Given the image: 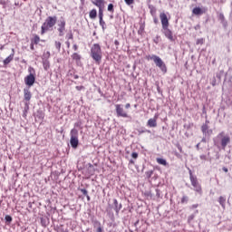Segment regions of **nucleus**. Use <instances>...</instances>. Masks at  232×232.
I'll return each instance as SVG.
<instances>
[{"mask_svg": "<svg viewBox=\"0 0 232 232\" xmlns=\"http://www.w3.org/2000/svg\"><path fill=\"white\" fill-rule=\"evenodd\" d=\"M130 164H135V160H130Z\"/></svg>", "mask_w": 232, "mask_h": 232, "instance_id": "0e129e2a", "label": "nucleus"}, {"mask_svg": "<svg viewBox=\"0 0 232 232\" xmlns=\"http://www.w3.org/2000/svg\"><path fill=\"white\" fill-rule=\"evenodd\" d=\"M189 198L188 196H183L181 198V204H188Z\"/></svg>", "mask_w": 232, "mask_h": 232, "instance_id": "c9c22d12", "label": "nucleus"}, {"mask_svg": "<svg viewBox=\"0 0 232 232\" xmlns=\"http://www.w3.org/2000/svg\"><path fill=\"white\" fill-rule=\"evenodd\" d=\"M192 14H194V15H202V14H204V11H202L200 7H196L192 10Z\"/></svg>", "mask_w": 232, "mask_h": 232, "instance_id": "4be33fe9", "label": "nucleus"}, {"mask_svg": "<svg viewBox=\"0 0 232 232\" xmlns=\"http://www.w3.org/2000/svg\"><path fill=\"white\" fill-rule=\"evenodd\" d=\"M84 128V121L82 120H78L74 123V128L70 131V144L72 150H77L79 148V130H82Z\"/></svg>", "mask_w": 232, "mask_h": 232, "instance_id": "f257e3e1", "label": "nucleus"}, {"mask_svg": "<svg viewBox=\"0 0 232 232\" xmlns=\"http://www.w3.org/2000/svg\"><path fill=\"white\" fill-rule=\"evenodd\" d=\"M125 108H126V110H129V108H131V105H130V103H127V104L125 105Z\"/></svg>", "mask_w": 232, "mask_h": 232, "instance_id": "6e6d98bb", "label": "nucleus"}, {"mask_svg": "<svg viewBox=\"0 0 232 232\" xmlns=\"http://www.w3.org/2000/svg\"><path fill=\"white\" fill-rule=\"evenodd\" d=\"M177 148H178L179 151H180V153H182V146L178 145Z\"/></svg>", "mask_w": 232, "mask_h": 232, "instance_id": "864d4df0", "label": "nucleus"}, {"mask_svg": "<svg viewBox=\"0 0 232 232\" xmlns=\"http://www.w3.org/2000/svg\"><path fill=\"white\" fill-rule=\"evenodd\" d=\"M158 68L162 72V73H168V66H166V63L163 62L158 65Z\"/></svg>", "mask_w": 232, "mask_h": 232, "instance_id": "6ab92c4d", "label": "nucleus"}, {"mask_svg": "<svg viewBox=\"0 0 232 232\" xmlns=\"http://www.w3.org/2000/svg\"><path fill=\"white\" fill-rule=\"evenodd\" d=\"M90 57H92L96 64H101L102 62V49L101 48V44H92L91 47Z\"/></svg>", "mask_w": 232, "mask_h": 232, "instance_id": "f03ea898", "label": "nucleus"}, {"mask_svg": "<svg viewBox=\"0 0 232 232\" xmlns=\"http://www.w3.org/2000/svg\"><path fill=\"white\" fill-rule=\"evenodd\" d=\"M114 44H115V46H119V44H121L118 42V40H115Z\"/></svg>", "mask_w": 232, "mask_h": 232, "instance_id": "bf43d9fd", "label": "nucleus"}, {"mask_svg": "<svg viewBox=\"0 0 232 232\" xmlns=\"http://www.w3.org/2000/svg\"><path fill=\"white\" fill-rule=\"evenodd\" d=\"M148 59L150 61H153L154 64L158 67L160 64L163 63L164 61H162V58L160 56H158L157 54L149 55Z\"/></svg>", "mask_w": 232, "mask_h": 232, "instance_id": "ddd939ff", "label": "nucleus"}, {"mask_svg": "<svg viewBox=\"0 0 232 232\" xmlns=\"http://www.w3.org/2000/svg\"><path fill=\"white\" fill-rule=\"evenodd\" d=\"M94 229H96V232H102L104 229L102 228V225L100 221L95 220L93 223Z\"/></svg>", "mask_w": 232, "mask_h": 232, "instance_id": "a211bd4d", "label": "nucleus"}, {"mask_svg": "<svg viewBox=\"0 0 232 232\" xmlns=\"http://www.w3.org/2000/svg\"><path fill=\"white\" fill-rule=\"evenodd\" d=\"M5 220L6 224H12V220H13L12 216L6 215L5 217Z\"/></svg>", "mask_w": 232, "mask_h": 232, "instance_id": "2f4dec72", "label": "nucleus"}, {"mask_svg": "<svg viewBox=\"0 0 232 232\" xmlns=\"http://www.w3.org/2000/svg\"><path fill=\"white\" fill-rule=\"evenodd\" d=\"M28 208H32V202L28 203Z\"/></svg>", "mask_w": 232, "mask_h": 232, "instance_id": "774afa93", "label": "nucleus"}, {"mask_svg": "<svg viewBox=\"0 0 232 232\" xmlns=\"http://www.w3.org/2000/svg\"><path fill=\"white\" fill-rule=\"evenodd\" d=\"M124 1H125L126 5H133L135 0H124Z\"/></svg>", "mask_w": 232, "mask_h": 232, "instance_id": "37998d69", "label": "nucleus"}, {"mask_svg": "<svg viewBox=\"0 0 232 232\" xmlns=\"http://www.w3.org/2000/svg\"><path fill=\"white\" fill-rule=\"evenodd\" d=\"M65 44L67 45V48H70V42H65Z\"/></svg>", "mask_w": 232, "mask_h": 232, "instance_id": "e2e57ef3", "label": "nucleus"}, {"mask_svg": "<svg viewBox=\"0 0 232 232\" xmlns=\"http://www.w3.org/2000/svg\"><path fill=\"white\" fill-rule=\"evenodd\" d=\"M113 209L116 215H119L121 209H122V204H119V201H117L116 198L113 199Z\"/></svg>", "mask_w": 232, "mask_h": 232, "instance_id": "2eb2a0df", "label": "nucleus"}, {"mask_svg": "<svg viewBox=\"0 0 232 232\" xmlns=\"http://www.w3.org/2000/svg\"><path fill=\"white\" fill-rule=\"evenodd\" d=\"M57 24V16H48L41 27V35H44L51 28Z\"/></svg>", "mask_w": 232, "mask_h": 232, "instance_id": "7ed1b4c3", "label": "nucleus"}, {"mask_svg": "<svg viewBox=\"0 0 232 232\" xmlns=\"http://www.w3.org/2000/svg\"><path fill=\"white\" fill-rule=\"evenodd\" d=\"M87 198V201L90 202V200H92V198H90V195L87 194V196H85Z\"/></svg>", "mask_w": 232, "mask_h": 232, "instance_id": "13d9d810", "label": "nucleus"}, {"mask_svg": "<svg viewBox=\"0 0 232 232\" xmlns=\"http://www.w3.org/2000/svg\"><path fill=\"white\" fill-rule=\"evenodd\" d=\"M191 126H193V123H185L183 128L185 130H190Z\"/></svg>", "mask_w": 232, "mask_h": 232, "instance_id": "58836bf2", "label": "nucleus"}, {"mask_svg": "<svg viewBox=\"0 0 232 232\" xmlns=\"http://www.w3.org/2000/svg\"><path fill=\"white\" fill-rule=\"evenodd\" d=\"M149 10H150V15H152V17H155V15H157V8L154 7L153 5H149Z\"/></svg>", "mask_w": 232, "mask_h": 232, "instance_id": "aec40b11", "label": "nucleus"}, {"mask_svg": "<svg viewBox=\"0 0 232 232\" xmlns=\"http://www.w3.org/2000/svg\"><path fill=\"white\" fill-rule=\"evenodd\" d=\"M24 104H30V101H32V92H30V87H25L24 89Z\"/></svg>", "mask_w": 232, "mask_h": 232, "instance_id": "9d476101", "label": "nucleus"}, {"mask_svg": "<svg viewBox=\"0 0 232 232\" xmlns=\"http://www.w3.org/2000/svg\"><path fill=\"white\" fill-rule=\"evenodd\" d=\"M65 30H66V21L64 20V18H61L58 24L59 37H63L64 35Z\"/></svg>", "mask_w": 232, "mask_h": 232, "instance_id": "1a4fd4ad", "label": "nucleus"}, {"mask_svg": "<svg viewBox=\"0 0 232 232\" xmlns=\"http://www.w3.org/2000/svg\"><path fill=\"white\" fill-rule=\"evenodd\" d=\"M218 202L220 206L223 208V209H226V197H223V196L219 197Z\"/></svg>", "mask_w": 232, "mask_h": 232, "instance_id": "a878e982", "label": "nucleus"}, {"mask_svg": "<svg viewBox=\"0 0 232 232\" xmlns=\"http://www.w3.org/2000/svg\"><path fill=\"white\" fill-rule=\"evenodd\" d=\"M61 45H62L61 42H59V41L54 42V46H55L56 50H58V52H61Z\"/></svg>", "mask_w": 232, "mask_h": 232, "instance_id": "72a5a7b5", "label": "nucleus"}, {"mask_svg": "<svg viewBox=\"0 0 232 232\" xmlns=\"http://www.w3.org/2000/svg\"><path fill=\"white\" fill-rule=\"evenodd\" d=\"M153 21L155 24H159V18H157V15L153 16Z\"/></svg>", "mask_w": 232, "mask_h": 232, "instance_id": "8fccbe9b", "label": "nucleus"}, {"mask_svg": "<svg viewBox=\"0 0 232 232\" xmlns=\"http://www.w3.org/2000/svg\"><path fill=\"white\" fill-rule=\"evenodd\" d=\"M29 110H30V103H24L23 117H26V113H28Z\"/></svg>", "mask_w": 232, "mask_h": 232, "instance_id": "c85d7f7f", "label": "nucleus"}, {"mask_svg": "<svg viewBox=\"0 0 232 232\" xmlns=\"http://www.w3.org/2000/svg\"><path fill=\"white\" fill-rule=\"evenodd\" d=\"M99 8V12L98 13H104V5H100Z\"/></svg>", "mask_w": 232, "mask_h": 232, "instance_id": "a18cd8bd", "label": "nucleus"}, {"mask_svg": "<svg viewBox=\"0 0 232 232\" xmlns=\"http://www.w3.org/2000/svg\"><path fill=\"white\" fill-rule=\"evenodd\" d=\"M28 75L24 77V84L27 88H32L35 84V69L30 66L28 68Z\"/></svg>", "mask_w": 232, "mask_h": 232, "instance_id": "20e7f679", "label": "nucleus"}, {"mask_svg": "<svg viewBox=\"0 0 232 232\" xmlns=\"http://www.w3.org/2000/svg\"><path fill=\"white\" fill-rule=\"evenodd\" d=\"M117 117H123V119H128V112L124 111V107L121 104L115 105Z\"/></svg>", "mask_w": 232, "mask_h": 232, "instance_id": "423d86ee", "label": "nucleus"}, {"mask_svg": "<svg viewBox=\"0 0 232 232\" xmlns=\"http://www.w3.org/2000/svg\"><path fill=\"white\" fill-rule=\"evenodd\" d=\"M72 49L74 52H77V50H79V46L77 44H73Z\"/></svg>", "mask_w": 232, "mask_h": 232, "instance_id": "3c124183", "label": "nucleus"}, {"mask_svg": "<svg viewBox=\"0 0 232 232\" xmlns=\"http://www.w3.org/2000/svg\"><path fill=\"white\" fill-rule=\"evenodd\" d=\"M40 41H41V38L37 34H34V37L31 39V43L34 44H39Z\"/></svg>", "mask_w": 232, "mask_h": 232, "instance_id": "cd10ccee", "label": "nucleus"}, {"mask_svg": "<svg viewBox=\"0 0 232 232\" xmlns=\"http://www.w3.org/2000/svg\"><path fill=\"white\" fill-rule=\"evenodd\" d=\"M145 197H150L151 198V197H153V194H151V191H147L145 192Z\"/></svg>", "mask_w": 232, "mask_h": 232, "instance_id": "c03bdc74", "label": "nucleus"}, {"mask_svg": "<svg viewBox=\"0 0 232 232\" xmlns=\"http://www.w3.org/2000/svg\"><path fill=\"white\" fill-rule=\"evenodd\" d=\"M201 131L204 133V125H201Z\"/></svg>", "mask_w": 232, "mask_h": 232, "instance_id": "338daca9", "label": "nucleus"}, {"mask_svg": "<svg viewBox=\"0 0 232 232\" xmlns=\"http://www.w3.org/2000/svg\"><path fill=\"white\" fill-rule=\"evenodd\" d=\"M100 26H102V30L104 31L106 29V22H104V19L102 18L99 20Z\"/></svg>", "mask_w": 232, "mask_h": 232, "instance_id": "7c9ffc66", "label": "nucleus"}, {"mask_svg": "<svg viewBox=\"0 0 232 232\" xmlns=\"http://www.w3.org/2000/svg\"><path fill=\"white\" fill-rule=\"evenodd\" d=\"M75 88H76V90H77L78 92H81V90H84V86H82V85H81V86H76Z\"/></svg>", "mask_w": 232, "mask_h": 232, "instance_id": "09e8293b", "label": "nucleus"}, {"mask_svg": "<svg viewBox=\"0 0 232 232\" xmlns=\"http://www.w3.org/2000/svg\"><path fill=\"white\" fill-rule=\"evenodd\" d=\"M218 137H221V147L223 150H226L227 144L231 142V138H229V136H225L224 131L220 132Z\"/></svg>", "mask_w": 232, "mask_h": 232, "instance_id": "6e6552de", "label": "nucleus"}, {"mask_svg": "<svg viewBox=\"0 0 232 232\" xmlns=\"http://www.w3.org/2000/svg\"><path fill=\"white\" fill-rule=\"evenodd\" d=\"M14 53L13 49V53L4 60V66L10 64L14 61Z\"/></svg>", "mask_w": 232, "mask_h": 232, "instance_id": "f3484780", "label": "nucleus"}, {"mask_svg": "<svg viewBox=\"0 0 232 232\" xmlns=\"http://www.w3.org/2000/svg\"><path fill=\"white\" fill-rule=\"evenodd\" d=\"M108 12H111V14H113V12H115L113 4H109L108 7H107Z\"/></svg>", "mask_w": 232, "mask_h": 232, "instance_id": "473e14b6", "label": "nucleus"}, {"mask_svg": "<svg viewBox=\"0 0 232 232\" xmlns=\"http://www.w3.org/2000/svg\"><path fill=\"white\" fill-rule=\"evenodd\" d=\"M98 93H100L101 97H106V95L104 94V92H102L101 88L98 89Z\"/></svg>", "mask_w": 232, "mask_h": 232, "instance_id": "49530a36", "label": "nucleus"}, {"mask_svg": "<svg viewBox=\"0 0 232 232\" xmlns=\"http://www.w3.org/2000/svg\"><path fill=\"white\" fill-rule=\"evenodd\" d=\"M72 59L73 61H81V54L77 53H73L72 54Z\"/></svg>", "mask_w": 232, "mask_h": 232, "instance_id": "c756f323", "label": "nucleus"}, {"mask_svg": "<svg viewBox=\"0 0 232 232\" xmlns=\"http://www.w3.org/2000/svg\"><path fill=\"white\" fill-rule=\"evenodd\" d=\"M157 162H158V164H160L161 166H168V161H166L165 159L158 158Z\"/></svg>", "mask_w": 232, "mask_h": 232, "instance_id": "bb28decb", "label": "nucleus"}, {"mask_svg": "<svg viewBox=\"0 0 232 232\" xmlns=\"http://www.w3.org/2000/svg\"><path fill=\"white\" fill-rule=\"evenodd\" d=\"M48 59H50V52L44 53L42 56L43 66L45 72H48V70H50V61H48Z\"/></svg>", "mask_w": 232, "mask_h": 232, "instance_id": "0eeeda50", "label": "nucleus"}, {"mask_svg": "<svg viewBox=\"0 0 232 232\" xmlns=\"http://www.w3.org/2000/svg\"><path fill=\"white\" fill-rule=\"evenodd\" d=\"M34 44H35L31 42V45H30L31 50H35V48L34 47Z\"/></svg>", "mask_w": 232, "mask_h": 232, "instance_id": "5fc2aeb1", "label": "nucleus"}, {"mask_svg": "<svg viewBox=\"0 0 232 232\" xmlns=\"http://www.w3.org/2000/svg\"><path fill=\"white\" fill-rule=\"evenodd\" d=\"M157 119H159L158 115H155L153 118H150L147 121L148 128H157Z\"/></svg>", "mask_w": 232, "mask_h": 232, "instance_id": "4468645a", "label": "nucleus"}, {"mask_svg": "<svg viewBox=\"0 0 232 232\" xmlns=\"http://www.w3.org/2000/svg\"><path fill=\"white\" fill-rule=\"evenodd\" d=\"M0 5H3L5 6V5H6V2L5 0H1Z\"/></svg>", "mask_w": 232, "mask_h": 232, "instance_id": "4d7b16f0", "label": "nucleus"}, {"mask_svg": "<svg viewBox=\"0 0 232 232\" xmlns=\"http://www.w3.org/2000/svg\"><path fill=\"white\" fill-rule=\"evenodd\" d=\"M160 19L161 21L162 29L169 27V21L168 20V15L165 13L160 14Z\"/></svg>", "mask_w": 232, "mask_h": 232, "instance_id": "f8f14e48", "label": "nucleus"}, {"mask_svg": "<svg viewBox=\"0 0 232 232\" xmlns=\"http://www.w3.org/2000/svg\"><path fill=\"white\" fill-rule=\"evenodd\" d=\"M131 157H132V159H139V153H137V152H132V153H131Z\"/></svg>", "mask_w": 232, "mask_h": 232, "instance_id": "79ce46f5", "label": "nucleus"}, {"mask_svg": "<svg viewBox=\"0 0 232 232\" xmlns=\"http://www.w3.org/2000/svg\"><path fill=\"white\" fill-rule=\"evenodd\" d=\"M34 116L38 119L39 121H43L44 119V111L43 110L39 109L36 111V112L34 114Z\"/></svg>", "mask_w": 232, "mask_h": 232, "instance_id": "dca6fc26", "label": "nucleus"}, {"mask_svg": "<svg viewBox=\"0 0 232 232\" xmlns=\"http://www.w3.org/2000/svg\"><path fill=\"white\" fill-rule=\"evenodd\" d=\"M162 32L167 39L170 41V43H175V36H173V32L169 28L165 27L162 29Z\"/></svg>", "mask_w": 232, "mask_h": 232, "instance_id": "9b49d317", "label": "nucleus"}, {"mask_svg": "<svg viewBox=\"0 0 232 232\" xmlns=\"http://www.w3.org/2000/svg\"><path fill=\"white\" fill-rule=\"evenodd\" d=\"M73 79H79V75L73 74Z\"/></svg>", "mask_w": 232, "mask_h": 232, "instance_id": "69168bd1", "label": "nucleus"}, {"mask_svg": "<svg viewBox=\"0 0 232 232\" xmlns=\"http://www.w3.org/2000/svg\"><path fill=\"white\" fill-rule=\"evenodd\" d=\"M92 5H94V6L100 7V6H103L104 5V0H92Z\"/></svg>", "mask_w": 232, "mask_h": 232, "instance_id": "412c9836", "label": "nucleus"}, {"mask_svg": "<svg viewBox=\"0 0 232 232\" xmlns=\"http://www.w3.org/2000/svg\"><path fill=\"white\" fill-rule=\"evenodd\" d=\"M196 44H198H198H201V45L204 44V39L203 38L198 39L197 42H196Z\"/></svg>", "mask_w": 232, "mask_h": 232, "instance_id": "a19ab883", "label": "nucleus"}, {"mask_svg": "<svg viewBox=\"0 0 232 232\" xmlns=\"http://www.w3.org/2000/svg\"><path fill=\"white\" fill-rule=\"evenodd\" d=\"M98 17H99V20H100V19H103V17H104V13H98Z\"/></svg>", "mask_w": 232, "mask_h": 232, "instance_id": "de8ad7c7", "label": "nucleus"}, {"mask_svg": "<svg viewBox=\"0 0 232 232\" xmlns=\"http://www.w3.org/2000/svg\"><path fill=\"white\" fill-rule=\"evenodd\" d=\"M140 32H144V27H143V25H140V29H139V31H138V34H140Z\"/></svg>", "mask_w": 232, "mask_h": 232, "instance_id": "603ef678", "label": "nucleus"}, {"mask_svg": "<svg viewBox=\"0 0 232 232\" xmlns=\"http://www.w3.org/2000/svg\"><path fill=\"white\" fill-rule=\"evenodd\" d=\"M137 131H138V135H142V133H151V130H150L144 127L138 129Z\"/></svg>", "mask_w": 232, "mask_h": 232, "instance_id": "b1692460", "label": "nucleus"}, {"mask_svg": "<svg viewBox=\"0 0 232 232\" xmlns=\"http://www.w3.org/2000/svg\"><path fill=\"white\" fill-rule=\"evenodd\" d=\"M90 19H97V9H92L89 13Z\"/></svg>", "mask_w": 232, "mask_h": 232, "instance_id": "393cba45", "label": "nucleus"}, {"mask_svg": "<svg viewBox=\"0 0 232 232\" xmlns=\"http://www.w3.org/2000/svg\"><path fill=\"white\" fill-rule=\"evenodd\" d=\"M66 39H73V34L72 33V31H69V33L66 34Z\"/></svg>", "mask_w": 232, "mask_h": 232, "instance_id": "4c0bfd02", "label": "nucleus"}, {"mask_svg": "<svg viewBox=\"0 0 232 232\" xmlns=\"http://www.w3.org/2000/svg\"><path fill=\"white\" fill-rule=\"evenodd\" d=\"M223 171H225V173H227V171H228V169H227V168H226V167H223Z\"/></svg>", "mask_w": 232, "mask_h": 232, "instance_id": "680f3d73", "label": "nucleus"}, {"mask_svg": "<svg viewBox=\"0 0 232 232\" xmlns=\"http://www.w3.org/2000/svg\"><path fill=\"white\" fill-rule=\"evenodd\" d=\"M156 197L158 198H162L161 193H160V189L156 188Z\"/></svg>", "mask_w": 232, "mask_h": 232, "instance_id": "ea45409f", "label": "nucleus"}, {"mask_svg": "<svg viewBox=\"0 0 232 232\" xmlns=\"http://www.w3.org/2000/svg\"><path fill=\"white\" fill-rule=\"evenodd\" d=\"M41 225L43 226V227H46V226H48V224H50V219L48 218H41Z\"/></svg>", "mask_w": 232, "mask_h": 232, "instance_id": "5701e85b", "label": "nucleus"}, {"mask_svg": "<svg viewBox=\"0 0 232 232\" xmlns=\"http://www.w3.org/2000/svg\"><path fill=\"white\" fill-rule=\"evenodd\" d=\"M188 173H189V180L191 182V186L193 187L194 191H196L197 193H199V195H202V187L198 183V179H197V176L193 175L191 169H188Z\"/></svg>", "mask_w": 232, "mask_h": 232, "instance_id": "39448f33", "label": "nucleus"}, {"mask_svg": "<svg viewBox=\"0 0 232 232\" xmlns=\"http://www.w3.org/2000/svg\"><path fill=\"white\" fill-rule=\"evenodd\" d=\"M154 171L155 170H153V169L146 171L145 175H146L147 179H151V175H153Z\"/></svg>", "mask_w": 232, "mask_h": 232, "instance_id": "f704fd0d", "label": "nucleus"}, {"mask_svg": "<svg viewBox=\"0 0 232 232\" xmlns=\"http://www.w3.org/2000/svg\"><path fill=\"white\" fill-rule=\"evenodd\" d=\"M89 169H92V171H94L93 170V166L91 163H89Z\"/></svg>", "mask_w": 232, "mask_h": 232, "instance_id": "052dcab7", "label": "nucleus"}, {"mask_svg": "<svg viewBox=\"0 0 232 232\" xmlns=\"http://www.w3.org/2000/svg\"><path fill=\"white\" fill-rule=\"evenodd\" d=\"M84 197H88V190L86 188H78Z\"/></svg>", "mask_w": 232, "mask_h": 232, "instance_id": "e433bc0d", "label": "nucleus"}]
</instances>
